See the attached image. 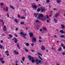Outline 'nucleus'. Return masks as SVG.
I'll return each instance as SVG.
<instances>
[{
    "label": "nucleus",
    "instance_id": "obj_10",
    "mask_svg": "<svg viewBox=\"0 0 65 65\" xmlns=\"http://www.w3.org/2000/svg\"><path fill=\"white\" fill-rule=\"evenodd\" d=\"M35 62L37 65H38L39 64V63L38 62V59H36L35 60Z\"/></svg>",
    "mask_w": 65,
    "mask_h": 65
},
{
    "label": "nucleus",
    "instance_id": "obj_44",
    "mask_svg": "<svg viewBox=\"0 0 65 65\" xmlns=\"http://www.w3.org/2000/svg\"><path fill=\"white\" fill-rule=\"evenodd\" d=\"M17 47H20V46H19V44H18V43L17 44Z\"/></svg>",
    "mask_w": 65,
    "mask_h": 65
},
{
    "label": "nucleus",
    "instance_id": "obj_61",
    "mask_svg": "<svg viewBox=\"0 0 65 65\" xmlns=\"http://www.w3.org/2000/svg\"><path fill=\"white\" fill-rule=\"evenodd\" d=\"M15 62L16 63H18V61L16 60L15 61Z\"/></svg>",
    "mask_w": 65,
    "mask_h": 65
},
{
    "label": "nucleus",
    "instance_id": "obj_32",
    "mask_svg": "<svg viewBox=\"0 0 65 65\" xmlns=\"http://www.w3.org/2000/svg\"><path fill=\"white\" fill-rule=\"evenodd\" d=\"M20 24L21 25H23V24H24V22H20Z\"/></svg>",
    "mask_w": 65,
    "mask_h": 65
},
{
    "label": "nucleus",
    "instance_id": "obj_22",
    "mask_svg": "<svg viewBox=\"0 0 65 65\" xmlns=\"http://www.w3.org/2000/svg\"><path fill=\"white\" fill-rule=\"evenodd\" d=\"M35 22L36 23H39V21L38 19L36 20Z\"/></svg>",
    "mask_w": 65,
    "mask_h": 65
},
{
    "label": "nucleus",
    "instance_id": "obj_48",
    "mask_svg": "<svg viewBox=\"0 0 65 65\" xmlns=\"http://www.w3.org/2000/svg\"><path fill=\"white\" fill-rule=\"evenodd\" d=\"M39 30L41 32H42V30L41 29H40Z\"/></svg>",
    "mask_w": 65,
    "mask_h": 65
},
{
    "label": "nucleus",
    "instance_id": "obj_37",
    "mask_svg": "<svg viewBox=\"0 0 65 65\" xmlns=\"http://www.w3.org/2000/svg\"><path fill=\"white\" fill-rule=\"evenodd\" d=\"M41 62V61L40 60H38V63H40Z\"/></svg>",
    "mask_w": 65,
    "mask_h": 65
},
{
    "label": "nucleus",
    "instance_id": "obj_49",
    "mask_svg": "<svg viewBox=\"0 0 65 65\" xmlns=\"http://www.w3.org/2000/svg\"><path fill=\"white\" fill-rule=\"evenodd\" d=\"M14 54H16V53H17V51H14Z\"/></svg>",
    "mask_w": 65,
    "mask_h": 65
},
{
    "label": "nucleus",
    "instance_id": "obj_50",
    "mask_svg": "<svg viewBox=\"0 0 65 65\" xmlns=\"http://www.w3.org/2000/svg\"><path fill=\"white\" fill-rule=\"evenodd\" d=\"M7 18H8L9 17V14H8V13H7Z\"/></svg>",
    "mask_w": 65,
    "mask_h": 65
},
{
    "label": "nucleus",
    "instance_id": "obj_34",
    "mask_svg": "<svg viewBox=\"0 0 65 65\" xmlns=\"http://www.w3.org/2000/svg\"><path fill=\"white\" fill-rule=\"evenodd\" d=\"M26 44L27 46H28L29 45V44L28 43H26Z\"/></svg>",
    "mask_w": 65,
    "mask_h": 65
},
{
    "label": "nucleus",
    "instance_id": "obj_51",
    "mask_svg": "<svg viewBox=\"0 0 65 65\" xmlns=\"http://www.w3.org/2000/svg\"><path fill=\"white\" fill-rule=\"evenodd\" d=\"M46 18L47 19L49 18V17H48V15H47Z\"/></svg>",
    "mask_w": 65,
    "mask_h": 65
},
{
    "label": "nucleus",
    "instance_id": "obj_55",
    "mask_svg": "<svg viewBox=\"0 0 65 65\" xmlns=\"http://www.w3.org/2000/svg\"><path fill=\"white\" fill-rule=\"evenodd\" d=\"M31 46H34V44H33V43H31Z\"/></svg>",
    "mask_w": 65,
    "mask_h": 65
},
{
    "label": "nucleus",
    "instance_id": "obj_8",
    "mask_svg": "<svg viewBox=\"0 0 65 65\" xmlns=\"http://www.w3.org/2000/svg\"><path fill=\"white\" fill-rule=\"evenodd\" d=\"M28 58H29V60L30 61H31V60H32V59H33V57L30 55H29L28 56Z\"/></svg>",
    "mask_w": 65,
    "mask_h": 65
},
{
    "label": "nucleus",
    "instance_id": "obj_18",
    "mask_svg": "<svg viewBox=\"0 0 65 65\" xmlns=\"http://www.w3.org/2000/svg\"><path fill=\"white\" fill-rule=\"evenodd\" d=\"M14 41L15 43H17V42H18V40H17V39H15V40H14Z\"/></svg>",
    "mask_w": 65,
    "mask_h": 65
},
{
    "label": "nucleus",
    "instance_id": "obj_52",
    "mask_svg": "<svg viewBox=\"0 0 65 65\" xmlns=\"http://www.w3.org/2000/svg\"><path fill=\"white\" fill-rule=\"evenodd\" d=\"M61 45L62 47H64V45H63V44H61Z\"/></svg>",
    "mask_w": 65,
    "mask_h": 65
},
{
    "label": "nucleus",
    "instance_id": "obj_42",
    "mask_svg": "<svg viewBox=\"0 0 65 65\" xmlns=\"http://www.w3.org/2000/svg\"><path fill=\"white\" fill-rule=\"evenodd\" d=\"M46 2L47 3H48L50 2V1L49 0H47Z\"/></svg>",
    "mask_w": 65,
    "mask_h": 65
},
{
    "label": "nucleus",
    "instance_id": "obj_17",
    "mask_svg": "<svg viewBox=\"0 0 65 65\" xmlns=\"http://www.w3.org/2000/svg\"><path fill=\"white\" fill-rule=\"evenodd\" d=\"M38 13H37V14H36L35 13L34 14V15L35 16V18H36V17H37V15H38Z\"/></svg>",
    "mask_w": 65,
    "mask_h": 65
},
{
    "label": "nucleus",
    "instance_id": "obj_20",
    "mask_svg": "<svg viewBox=\"0 0 65 65\" xmlns=\"http://www.w3.org/2000/svg\"><path fill=\"white\" fill-rule=\"evenodd\" d=\"M61 26L62 27V28H65V26H64V25L61 24Z\"/></svg>",
    "mask_w": 65,
    "mask_h": 65
},
{
    "label": "nucleus",
    "instance_id": "obj_23",
    "mask_svg": "<svg viewBox=\"0 0 65 65\" xmlns=\"http://www.w3.org/2000/svg\"><path fill=\"white\" fill-rule=\"evenodd\" d=\"M38 57L39 58V59H40V60H43L42 59V58H41V57L40 56H39V55L38 56Z\"/></svg>",
    "mask_w": 65,
    "mask_h": 65
},
{
    "label": "nucleus",
    "instance_id": "obj_7",
    "mask_svg": "<svg viewBox=\"0 0 65 65\" xmlns=\"http://www.w3.org/2000/svg\"><path fill=\"white\" fill-rule=\"evenodd\" d=\"M29 35L30 37H33L34 36V35L33 34L32 32L30 33H29Z\"/></svg>",
    "mask_w": 65,
    "mask_h": 65
},
{
    "label": "nucleus",
    "instance_id": "obj_19",
    "mask_svg": "<svg viewBox=\"0 0 65 65\" xmlns=\"http://www.w3.org/2000/svg\"><path fill=\"white\" fill-rule=\"evenodd\" d=\"M59 15V13H57L55 16V18H57V16Z\"/></svg>",
    "mask_w": 65,
    "mask_h": 65
},
{
    "label": "nucleus",
    "instance_id": "obj_28",
    "mask_svg": "<svg viewBox=\"0 0 65 65\" xmlns=\"http://www.w3.org/2000/svg\"><path fill=\"white\" fill-rule=\"evenodd\" d=\"M61 50H62V48L60 47L58 50V52H61Z\"/></svg>",
    "mask_w": 65,
    "mask_h": 65
},
{
    "label": "nucleus",
    "instance_id": "obj_1",
    "mask_svg": "<svg viewBox=\"0 0 65 65\" xmlns=\"http://www.w3.org/2000/svg\"><path fill=\"white\" fill-rule=\"evenodd\" d=\"M44 16L43 15V14H39L37 17L38 19L40 20V19H41L42 17H43Z\"/></svg>",
    "mask_w": 65,
    "mask_h": 65
},
{
    "label": "nucleus",
    "instance_id": "obj_3",
    "mask_svg": "<svg viewBox=\"0 0 65 65\" xmlns=\"http://www.w3.org/2000/svg\"><path fill=\"white\" fill-rule=\"evenodd\" d=\"M32 7L33 8H34L35 9H36L37 7V6L36 5H35V4L34 3L32 4Z\"/></svg>",
    "mask_w": 65,
    "mask_h": 65
},
{
    "label": "nucleus",
    "instance_id": "obj_24",
    "mask_svg": "<svg viewBox=\"0 0 65 65\" xmlns=\"http://www.w3.org/2000/svg\"><path fill=\"white\" fill-rule=\"evenodd\" d=\"M14 20L15 23H18V20L16 19H15Z\"/></svg>",
    "mask_w": 65,
    "mask_h": 65
},
{
    "label": "nucleus",
    "instance_id": "obj_45",
    "mask_svg": "<svg viewBox=\"0 0 65 65\" xmlns=\"http://www.w3.org/2000/svg\"><path fill=\"white\" fill-rule=\"evenodd\" d=\"M15 35L16 37H18V35H17V34H15Z\"/></svg>",
    "mask_w": 65,
    "mask_h": 65
},
{
    "label": "nucleus",
    "instance_id": "obj_62",
    "mask_svg": "<svg viewBox=\"0 0 65 65\" xmlns=\"http://www.w3.org/2000/svg\"><path fill=\"white\" fill-rule=\"evenodd\" d=\"M1 42H2V43H3V41L1 40Z\"/></svg>",
    "mask_w": 65,
    "mask_h": 65
},
{
    "label": "nucleus",
    "instance_id": "obj_11",
    "mask_svg": "<svg viewBox=\"0 0 65 65\" xmlns=\"http://www.w3.org/2000/svg\"><path fill=\"white\" fill-rule=\"evenodd\" d=\"M60 33H62V34H65V31H64L63 30H61L60 31Z\"/></svg>",
    "mask_w": 65,
    "mask_h": 65
},
{
    "label": "nucleus",
    "instance_id": "obj_60",
    "mask_svg": "<svg viewBox=\"0 0 65 65\" xmlns=\"http://www.w3.org/2000/svg\"><path fill=\"white\" fill-rule=\"evenodd\" d=\"M8 39H11V38H10V37H8Z\"/></svg>",
    "mask_w": 65,
    "mask_h": 65
},
{
    "label": "nucleus",
    "instance_id": "obj_16",
    "mask_svg": "<svg viewBox=\"0 0 65 65\" xmlns=\"http://www.w3.org/2000/svg\"><path fill=\"white\" fill-rule=\"evenodd\" d=\"M10 7L12 9H14V8L12 6H10Z\"/></svg>",
    "mask_w": 65,
    "mask_h": 65
},
{
    "label": "nucleus",
    "instance_id": "obj_35",
    "mask_svg": "<svg viewBox=\"0 0 65 65\" xmlns=\"http://www.w3.org/2000/svg\"><path fill=\"white\" fill-rule=\"evenodd\" d=\"M38 55H40V56H42V54H40V53H39L38 52Z\"/></svg>",
    "mask_w": 65,
    "mask_h": 65
},
{
    "label": "nucleus",
    "instance_id": "obj_13",
    "mask_svg": "<svg viewBox=\"0 0 65 65\" xmlns=\"http://www.w3.org/2000/svg\"><path fill=\"white\" fill-rule=\"evenodd\" d=\"M54 22H55V23H57L58 22V21H57V20L55 18H54Z\"/></svg>",
    "mask_w": 65,
    "mask_h": 65
},
{
    "label": "nucleus",
    "instance_id": "obj_15",
    "mask_svg": "<svg viewBox=\"0 0 65 65\" xmlns=\"http://www.w3.org/2000/svg\"><path fill=\"white\" fill-rule=\"evenodd\" d=\"M31 61L32 63H34L35 62V59L33 58V59H32Z\"/></svg>",
    "mask_w": 65,
    "mask_h": 65
},
{
    "label": "nucleus",
    "instance_id": "obj_33",
    "mask_svg": "<svg viewBox=\"0 0 65 65\" xmlns=\"http://www.w3.org/2000/svg\"><path fill=\"white\" fill-rule=\"evenodd\" d=\"M9 37H10V38H11L12 37V36L10 34H9Z\"/></svg>",
    "mask_w": 65,
    "mask_h": 65
},
{
    "label": "nucleus",
    "instance_id": "obj_36",
    "mask_svg": "<svg viewBox=\"0 0 65 65\" xmlns=\"http://www.w3.org/2000/svg\"><path fill=\"white\" fill-rule=\"evenodd\" d=\"M0 22H2V23H3V22H4V21H3V20H0Z\"/></svg>",
    "mask_w": 65,
    "mask_h": 65
},
{
    "label": "nucleus",
    "instance_id": "obj_57",
    "mask_svg": "<svg viewBox=\"0 0 65 65\" xmlns=\"http://www.w3.org/2000/svg\"><path fill=\"white\" fill-rule=\"evenodd\" d=\"M46 22H48V23H50V22H49L48 20H47Z\"/></svg>",
    "mask_w": 65,
    "mask_h": 65
},
{
    "label": "nucleus",
    "instance_id": "obj_64",
    "mask_svg": "<svg viewBox=\"0 0 65 65\" xmlns=\"http://www.w3.org/2000/svg\"><path fill=\"white\" fill-rule=\"evenodd\" d=\"M63 49H65V46H63Z\"/></svg>",
    "mask_w": 65,
    "mask_h": 65
},
{
    "label": "nucleus",
    "instance_id": "obj_63",
    "mask_svg": "<svg viewBox=\"0 0 65 65\" xmlns=\"http://www.w3.org/2000/svg\"><path fill=\"white\" fill-rule=\"evenodd\" d=\"M31 51L32 52H34V51H33V50H31Z\"/></svg>",
    "mask_w": 65,
    "mask_h": 65
},
{
    "label": "nucleus",
    "instance_id": "obj_56",
    "mask_svg": "<svg viewBox=\"0 0 65 65\" xmlns=\"http://www.w3.org/2000/svg\"><path fill=\"white\" fill-rule=\"evenodd\" d=\"M26 29L27 30H28V27H26Z\"/></svg>",
    "mask_w": 65,
    "mask_h": 65
},
{
    "label": "nucleus",
    "instance_id": "obj_14",
    "mask_svg": "<svg viewBox=\"0 0 65 65\" xmlns=\"http://www.w3.org/2000/svg\"><path fill=\"white\" fill-rule=\"evenodd\" d=\"M42 48H41V50H45V48L43 46H42Z\"/></svg>",
    "mask_w": 65,
    "mask_h": 65
},
{
    "label": "nucleus",
    "instance_id": "obj_38",
    "mask_svg": "<svg viewBox=\"0 0 65 65\" xmlns=\"http://www.w3.org/2000/svg\"><path fill=\"white\" fill-rule=\"evenodd\" d=\"M5 53L6 54L7 53H9V52H8V51L7 50L6 51H5Z\"/></svg>",
    "mask_w": 65,
    "mask_h": 65
},
{
    "label": "nucleus",
    "instance_id": "obj_26",
    "mask_svg": "<svg viewBox=\"0 0 65 65\" xmlns=\"http://www.w3.org/2000/svg\"><path fill=\"white\" fill-rule=\"evenodd\" d=\"M43 29L44 30H45V31H46V28H45V27H43Z\"/></svg>",
    "mask_w": 65,
    "mask_h": 65
},
{
    "label": "nucleus",
    "instance_id": "obj_46",
    "mask_svg": "<svg viewBox=\"0 0 65 65\" xmlns=\"http://www.w3.org/2000/svg\"><path fill=\"white\" fill-rule=\"evenodd\" d=\"M18 17L19 18H20V15H19H19H18Z\"/></svg>",
    "mask_w": 65,
    "mask_h": 65
},
{
    "label": "nucleus",
    "instance_id": "obj_58",
    "mask_svg": "<svg viewBox=\"0 0 65 65\" xmlns=\"http://www.w3.org/2000/svg\"><path fill=\"white\" fill-rule=\"evenodd\" d=\"M62 55H65V52H64L63 53H62Z\"/></svg>",
    "mask_w": 65,
    "mask_h": 65
},
{
    "label": "nucleus",
    "instance_id": "obj_54",
    "mask_svg": "<svg viewBox=\"0 0 65 65\" xmlns=\"http://www.w3.org/2000/svg\"><path fill=\"white\" fill-rule=\"evenodd\" d=\"M7 56H9V54L7 53Z\"/></svg>",
    "mask_w": 65,
    "mask_h": 65
},
{
    "label": "nucleus",
    "instance_id": "obj_21",
    "mask_svg": "<svg viewBox=\"0 0 65 65\" xmlns=\"http://www.w3.org/2000/svg\"><path fill=\"white\" fill-rule=\"evenodd\" d=\"M6 11H8V7H6Z\"/></svg>",
    "mask_w": 65,
    "mask_h": 65
},
{
    "label": "nucleus",
    "instance_id": "obj_25",
    "mask_svg": "<svg viewBox=\"0 0 65 65\" xmlns=\"http://www.w3.org/2000/svg\"><path fill=\"white\" fill-rule=\"evenodd\" d=\"M65 36L64 35H61L60 36V37H61V38H64L65 37Z\"/></svg>",
    "mask_w": 65,
    "mask_h": 65
},
{
    "label": "nucleus",
    "instance_id": "obj_6",
    "mask_svg": "<svg viewBox=\"0 0 65 65\" xmlns=\"http://www.w3.org/2000/svg\"><path fill=\"white\" fill-rule=\"evenodd\" d=\"M39 20H41L42 21H46V18L44 17V16H43V17H42Z\"/></svg>",
    "mask_w": 65,
    "mask_h": 65
},
{
    "label": "nucleus",
    "instance_id": "obj_9",
    "mask_svg": "<svg viewBox=\"0 0 65 65\" xmlns=\"http://www.w3.org/2000/svg\"><path fill=\"white\" fill-rule=\"evenodd\" d=\"M3 30L4 31V32L5 31L7 30V28L4 25V26L3 27Z\"/></svg>",
    "mask_w": 65,
    "mask_h": 65
},
{
    "label": "nucleus",
    "instance_id": "obj_2",
    "mask_svg": "<svg viewBox=\"0 0 65 65\" xmlns=\"http://www.w3.org/2000/svg\"><path fill=\"white\" fill-rule=\"evenodd\" d=\"M20 34H21V35H22L23 36V38H25V39L26 38V36H26V35H27L25 33V34H24L23 32L21 31L20 32Z\"/></svg>",
    "mask_w": 65,
    "mask_h": 65
},
{
    "label": "nucleus",
    "instance_id": "obj_47",
    "mask_svg": "<svg viewBox=\"0 0 65 65\" xmlns=\"http://www.w3.org/2000/svg\"><path fill=\"white\" fill-rule=\"evenodd\" d=\"M3 60V58H0V61H2Z\"/></svg>",
    "mask_w": 65,
    "mask_h": 65
},
{
    "label": "nucleus",
    "instance_id": "obj_29",
    "mask_svg": "<svg viewBox=\"0 0 65 65\" xmlns=\"http://www.w3.org/2000/svg\"><path fill=\"white\" fill-rule=\"evenodd\" d=\"M21 19H25L26 18L24 17H21Z\"/></svg>",
    "mask_w": 65,
    "mask_h": 65
},
{
    "label": "nucleus",
    "instance_id": "obj_41",
    "mask_svg": "<svg viewBox=\"0 0 65 65\" xmlns=\"http://www.w3.org/2000/svg\"><path fill=\"white\" fill-rule=\"evenodd\" d=\"M3 47V46H2V45H0V48H1V49H2Z\"/></svg>",
    "mask_w": 65,
    "mask_h": 65
},
{
    "label": "nucleus",
    "instance_id": "obj_53",
    "mask_svg": "<svg viewBox=\"0 0 65 65\" xmlns=\"http://www.w3.org/2000/svg\"><path fill=\"white\" fill-rule=\"evenodd\" d=\"M18 28H17L15 30L16 31H18Z\"/></svg>",
    "mask_w": 65,
    "mask_h": 65
},
{
    "label": "nucleus",
    "instance_id": "obj_12",
    "mask_svg": "<svg viewBox=\"0 0 65 65\" xmlns=\"http://www.w3.org/2000/svg\"><path fill=\"white\" fill-rule=\"evenodd\" d=\"M57 2L59 4H60V3L61 2L60 0H57Z\"/></svg>",
    "mask_w": 65,
    "mask_h": 65
},
{
    "label": "nucleus",
    "instance_id": "obj_59",
    "mask_svg": "<svg viewBox=\"0 0 65 65\" xmlns=\"http://www.w3.org/2000/svg\"><path fill=\"white\" fill-rule=\"evenodd\" d=\"M16 55H18L19 54V53L18 52H16Z\"/></svg>",
    "mask_w": 65,
    "mask_h": 65
},
{
    "label": "nucleus",
    "instance_id": "obj_40",
    "mask_svg": "<svg viewBox=\"0 0 65 65\" xmlns=\"http://www.w3.org/2000/svg\"><path fill=\"white\" fill-rule=\"evenodd\" d=\"M1 62L3 63V64L4 63V60H2L1 61Z\"/></svg>",
    "mask_w": 65,
    "mask_h": 65
},
{
    "label": "nucleus",
    "instance_id": "obj_4",
    "mask_svg": "<svg viewBox=\"0 0 65 65\" xmlns=\"http://www.w3.org/2000/svg\"><path fill=\"white\" fill-rule=\"evenodd\" d=\"M36 41V38L33 37L32 39V42L33 43H35Z\"/></svg>",
    "mask_w": 65,
    "mask_h": 65
},
{
    "label": "nucleus",
    "instance_id": "obj_39",
    "mask_svg": "<svg viewBox=\"0 0 65 65\" xmlns=\"http://www.w3.org/2000/svg\"><path fill=\"white\" fill-rule=\"evenodd\" d=\"M1 6H3V5H4V4L2 3H1Z\"/></svg>",
    "mask_w": 65,
    "mask_h": 65
},
{
    "label": "nucleus",
    "instance_id": "obj_43",
    "mask_svg": "<svg viewBox=\"0 0 65 65\" xmlns=\"http://www.w3.org/2000/svg\"><path fill=\"white\" fill-rule=\"evenodd\" d=\"M39 42H42V40H39Z\"/></svg>",
    "mask_w": 65,
    "mask_h": 65
},
{
    "label": "nucleus",
    "instance_id": "obj_27",
    "mask_svg": "<svg viewBox=\"0 0 65 65\" xmlns=\"http://www.w3.org/2000/svg\"><path fill=\"white\" fill-rule=\"evenodd\" d=\"M24 50H25V51H26V53H27V52H28V50H27V49L25 48L24 49Z\"/></svg>",
    "mask_w": 65,
    "mask_h": 65
},
{
    "label": "nucleus",
    "instance_id": "obj_31",
    "mask_svg": "<svg viewBox=\"0 0 65 65\" xmlns=\"http://www.w3.org/2000/svg\"><path fill=\"white\" fill-rule=\"evenodd\" d=\"M40 10H41V9H40L39 8L38 9V10H37V11L38 12H39Z\"/></svg>",
    "mask_w": 65,
    "mask_h": 65
},
{
    "label": "nucleus",
    "instance_id": "obj_5",
    "mask_svg": "<svg viewBox=\"0 0 65 65\" xmlns=\"http://www.w3.org/2000/svg\"><path fill=\"white\" fill-rule=\"evenodd\" d=\"M45 9L43 7H41V12H45Z\"/></svg>",
    "mask_w": 65,
    "mask_h": 65
},
{
    "label": "nucleus",
    "instance_id": "obj_30",
    "mask_svg": "<svg viewBox=\"0 0 65 65\" xmlns=\"http://www.w3.org/2000/svg\"><path fill=\"white\" fill-rule=\"evenodd\" d=\"M22 60L23 61H24L25 60V58L24 57H23L22 58Z\"/></svg>",
    "mask_w": 65,
    "mask_h": 65
}]
</instances>
